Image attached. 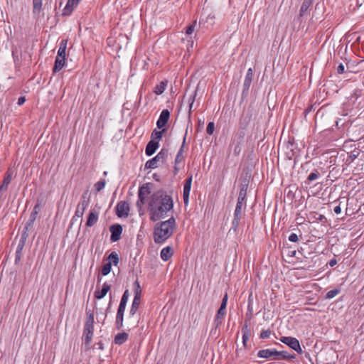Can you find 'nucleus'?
Wrapping results in <instances>:
<instances>
[{
  "mask_svg": "<svg viewBox=\"0 0 364 364\" xmlns=\"http://www.w3.org/2000/svg\"><path fill=\"white\" fill-rule=\"evenodd\" d=\"M35 220L31 219L29 218L28 220L26 223V229H31L33 224H34Z\"/></svg>",
  "mask_w": 364,
  "mask_h": 364,
  "instance_id": "obj_55",
  "label": "nucleus"
},
{
  "mask_svg": "<svg viewBox=\"0 0 364 364\" xmlns=\"http://www.w3.org/2000/svg\"><path fill=\"white\" fill-rule=\"evenodd\" d=\"M245 134L243 132L237 133L231 141L230 145V149H232L233 154L235 156H239L242 151V144L244 139Z\"/></svg>",
  "mask_w": 364,
  "mask_h": 364,
  "instance_id": "obj_4",
  "label": "nucleus"
},
{
  "mask_svg": "<svg viewBox=\"0 0 364 364\" xmlns=\"http://www.w3.org/2000/svg\"><path fill=\"white\" fill-rule=\"evenodd\" d=\"M257 356L269 360H279L278 350L275 348L260 350L257 353Z\"/></svg>",
  "mask_w": 364,
  "mask_h": 364,
  "instance_id": "obj_8",
  "label": "nucleus"
},
{
  "mask_svg": "<svg viewBox=\"0 0 364 364\" xmlns=\"http://www.w3.org/2000/svg\"><path fill=\"white\" fill-rule=\"evenodd\" d=\"M11 178H12V173L7 171L6 174L4 178L3 183L0 186V193L6 191L7 190L8 186L11 181Z\"/></svg>",
  "mask_w": 364,
  "mask_h": 364,
  "instance_id": "obj_24",
  "label": "nucleus"
},
{
  "mask_svg": "<svg viewBox=\"0 0 364 364\" xmlns=\"http://www.w3.org/2000/svg\"><path fill=\"white\" fill-rule=\"evenodd\" d=\"M25 101H26V98H25V97L21 96V97H20L18 99L17 104H18V105H22L25 102Z\"/></svg>",
  "mask_w": 364,
  "mask_h": 364,
  "instance_id": "obj_58",
  "label": "nucleus"
},
{
  "mask_svg": "<svg viewBox=\"0 0 364 364\" xmlns=\"http://www.w3.org/2000/svg\"><path fill=\"white\" fill-rule=\"evenodd\" d=\"M140 302H141V299L134 298L132 304V306L129 310L130 316H134L136 313V311L139 307Z\"/></svg>",
  "mask_w": 364,
  "mask_h": 364,
  "instance_id": "obj_29",
  "label": "nucleus"
},
{
  "mask_svg": "<svg viewBox=\"0 0 364 364\" xmlns=\"http://www.w3.org/2000/svg\"><path fill=\"white\" fill-rule=\"evenodd\" d=\"M358 155L355 154H352L349 156V159H350V161H353L357 158Z\"/></svg>",
  "mask_w": 364,
  "mask_h": 364,
  "instance_id": "obj_61",
  "label": "nucleus"
},
{
  "mask_svg": "<svg viewBox=\"0 0 364 364\" xmlns=\"http://www.w3.org/2000/svg\"><path fill=\"white\" fill-rule=\"evenodd\" d=\"M242 332L243 333L242 343H243L244 346H245L247 341L249 339V335H250V330L247 328V325H245L244 327H242Z\"/></svg>",
  "mask_w": 364,
  "mask_h": 364,
  "instance_id": "obj_37",
  "label": "nucleus"
},
{
  "mask_svg": "<svg viewBox=\"0 0 364 364\" xmlns=\"http://www.w3.org/2000/svg\"><path fill=\"white\" fill-rule=\"evenodd\" d=\"M196 92H195V94L190 98V106H189V117H191V109H192V107H193V102L195 101V98H196Z\"/></svg>",
  "mask_w": 364,
  "mask_h": 364,
  "instance_id": "obj_54",
  "label": "nucleus"
},
{
  "mask_svg": "<svg viewBox=\"0 0 364 364\" xmlns=\"http://www.w3.org/2000/svg\"><path fill=\"white\" fill-rule=\"evenodd\" d=\"M337 264V260L334 258L331 259L329 262H328V264L330 267H333L335 266L336 264Z\"/></svg>",
  "mask_w": 364,
  "mask_h": 364,
  "instance_id": "obj_59",
  "label": "nucleus"
},
{
  "mask_svg": "<svg viewBox=\"0 0 364 364\" xmlns=\"http://www.w3.org/2000/svg\"><path fill=\"white\" fill-rule=\"evenodd\" d=\"M170 117V112L168 109H163L160 114L159 118L156 122V126L159 129H162L166 126Z\"/></svg>",
  "mask_w": 364,
  "mask_h": 364,
  "instance_id": "obj_12",
  "label": "nucleus"
},
{
  "mask_svg": "<svg viewBox=\"0 0 364 364\" xmlns=\"http://www.w3.org/2000/svg\"><path fill=\"white\" fill-rule=\"evenodd\" d=\"M149 184L146 183L139 188L138 191V200L136 202V206L139 209H141L142 205L146 201V197L150 194Z\"/></svg>",
  "mask_w": 364,
  "mask_h": 364,
  "instance_id": "obj_5",
  "label": "nucleus"
},
{
  "mask_svg": "<svg viewBox=\"0 0 364 364\" xmlns=\"http://www.w3.org/2000/svg\"><path fill=\"white\" fill-rule=\"evenodd\" d=\"M271 333H272V331L269 329L262 330L260 333L259 337L262 339L268 338L270 336Z\"/></svg>",
  "mask_w": 364,
  "mask_h": 364,
  "instance_id": "obj_48",
  "label": "nucleus"
},
{
  "mask_svg": "<svg viewBox=\"0 0 364 364\" xmlns=\"http://www.w3.org/2000/svg\"><path fill=\"white\" fill-rule=\"evenodd\" d=\"M247 191V185L242 184L240 187L238 196L246 197Z\"/></svg>",
  "mask_w": 364,
  "mask_h": 364,
  "instance_id": "obj_45",
  "label": "nucleus"
},
{
  "mask_svg": "<svg viewBox=\"0 0 364 364\" xmlns=\"http://www.w3.org/2000/svg\"><path fill=\"white\" fill-rule=\"evenodd\" d=\"M97 220L98 213L95 210H92L88 215L86 225L87 227H92L97 222Z\"/></svg>",
  "mask_w": 364,
  "mask_h": 364,
  "instance_id": "obj_23",
  "label": "nucleus"
},
{
  "mask_svg": "<svg viewBox=\"0 0 364 364\" xmlns=\"http://www.w3.org/2000/svg\"><path fill=\"white\" fill-rule=\"evenodd\" d=\"M86 321L85 326H94V314L91 310H86Z\"/></svg>",
  "mask_w": 364,
  "mask_h": 364,
  "instance_id": "obj_31",
  "label": "nucleus"
},
{
  "mask_svg": "<svg viewBox=\"0 0 364 364\" xmlns=\"http://www.w3.org/2000/svg\"><path fill=\"white\" fill-rule=\"evenodd\" d=\"M111 287L107 282L104 283L102 285V288L100 291H95V298L97 299H101L106 296L107 292L110 290Z\"/></svg>",
  "mask_w": 364,
  "mask_h": 364,
  "instance_id": "obj_19",
  "label": "nucleus"
},
{
  "mask_svg": "<svg viewBox=\"0 0 364 364\" xmlns=\"http://www.w3.org/2000/svg\"><path fill=\"white\" fill-rule=\"evenodd\" d=\"M33 12L39 13L42 9V0H33Z\"/></svg>",
  "mask_w": 364,
  "mask_h": 364,
  "instance_id": "obj_39",
  "label": "nucleus"
},
{
  "mask_svg": "<svg viewBox=\"0 0 364 364\" xmlns=\"http://www.w3.org/2000/svg\"><path fill=\"white\" fill-rule=\"evenodd\" d=\"M252 114L250 112H247L246 114H243L240 119V124H244L245 126L247 125L250 122Z\"/></svg>",
  "mask_w": 364,
  "mask_h": 364,
  "instance_id": "obj_41",
  "label": "nucleus"
},
{
  "mask_svg": "<svg viewBox=\"0 0 364 364\" xmlns=\"http://www.w3.org/2000/svg\"><path fill=\"white\" fill-rule=\"evenodd\" d=\"M30 229H26V225L23 228V232L21 235L20 240H23L24 238L23 242H26L28 237V231Z\"/></svg>",
  "mask_w": 364,
  "mask_h": 364,
  "instance_id": "obj_51",
  "label": "nucleus"
},
{
  "mask_svg": "<svg viewBox=\"0 0 364 364\" xmlns=\"http://www.w3.org/2000/svg\"><path fill=\"white\" fill-rule=\"evenodd\" d=\"M173 255V250L170 246L163 248L161 251L160 256L162 260L168 261Z\"/></svg>",
  "mask_w": 364,
  "mask_h": 364,
  "instance_id": "obj_21",
  "label": "nucleus"
},
{
  "mask_svg": "<svg viewBox=\"0 0 364 364\" xmlns=\"http://www.w3.org/2000/svg\"><path fill=\"white\" fill-rule=\"evenodd\" d=\"M134 298L141 299V289L139 282L136 280L134 284Z\"/></svg>",
  "mask_w": 364,
  "mask_h": 364,
  "instance_id": "obj_34",
  "label": "nucleus"
},
{
  "mask_svg": "<svg viewBox=\"0 0 364 364\" xmlns=\"http://www.w3.org/2000/svg\"><path fill=\"white\" fill-rule=\"evenodd\" d=\"M289 240L292 242H298L299 240V237H298V235L296 234V233H291L289 236Z\"/></svg>",
  "mask_w": 364,
  "mask_h": 364,
  "instance_id": "obj_53",
  "label": "nucleus"
},
{
  "mask_svg": "<svg viewBox=\"0 0 364 364\" xmlns=\"http://www.w3.org/2000/svg\"><path fill=\"white\" fill-rule=\"evenodd\" d=\"M166 132V129H164L161 131H158L156 129H154L151 133V140H155L159 143V141L162 138L163 133Z\"/></svg>",
  "mask_w": 364,
  "mask_h": 364,
  "instance_id": "obj_32",
  "label": "nucleus"
},
{
  "mask_svg": "<svg viewBox=\"0 0 364 364\" xmlns=\"http://www.w3.org/2000/svg\"><path fill=\"white\" fill-rule=\"evenodd\" d=\"M122 296H127V297H129V290L128 289L125 290Z\"/></svg>",
  "mask_w": 364,
  "mask_h": 364,
  "instance_id": "obj_62",
  "label": "nucleus"
},
{
  "mask_svg": "<svg viewBox=\"0 0 364 364\" xmlns=\"http://www.w3.org/2000/svg\"><path fill=\"white\" fill-rule=\"evenodd\" d=\"M39 211H40V206H39V205L37 204L34 206L33 210L31 212L29 218L36 220Z\"/></svg>",
  "mask_w": 364,
  "mask_h": 364,
  "instance_id": "obj_43",
  "label": "nucleus"
},
{
  "mask_svg": "<svg viewBox=\"0 0 364 364\" xmlns=\"http://www.w3.org/2000/svg\"><path fill=\"white\" fill-rule=\"evenodd\" d=\"M176 228V220L173 217L165 221L157 223L154 228V240L156 244H161L168 240Z\"/></svg>",
  "mask_w": 364,
  "mask_h": 364,
  "instance_id": "obj_2",
  "label": "nucleus"
},
{
  "mask_svg": "<svg viewBox=\"0 0 364 364\" xmlns=\"http://www.w3.org/2000/svg\"><path fill=\"white\" fill-rule=\"evenodd\" d=\"M81 0H68L65 7L63 9V15H70L73 9L75 8Z\"/></svg>",
  "mask_w": 364,
  "mask_h": 364,
  "instance_id": "obj_18",
  "label": "nucleus"
},
{
  "mask_svg": "<svg viewBox=\"0 0 364 364\" xmlns=\"http://www.w3.org/2000/svg\"><path fill=\"white\" fill-rule=\"evenodd\" d=\"M192 185V176L186 179L184 186H183V202L186 206L188 205L189 202V195Z\"/></svg>",
  "mask_w": 364,
  "mask_h": 364,
  "instance_id": "obj_11",
  "label": "nucleus"
},
{
  "mask_svg": "<svg viewBox=\"0 0 364 364\" xmlns=\"http://www.w3.org/2000/svg\"><path fill=\"white\" fill-rule=\"evenodd\" d=\"M128 337L129 335L126 332L117 333L114 337V343L122 345L128 339Z\"/></svg>",
  "mask_w": 364,
  "mask_h": 364,
  "instance_id": "obj_26",
  "label": "nucleus"
},
{
  "mask_svg": "<svg viewBox=\"0 0 364 364\" xmlns=\"http://www.w3.org/2000/svg\"><path fill=\"white\" fill-rule=\"evenodd\" d=\"M159 161L157 159L156 156L152 158L151 159L147 161L145 164V168H151L154 169L158 166V162Z\"/></svg>",
  "mask_w": 364,
  "mask_h": 364,
  "instance_id": "obj_33",
  "label": "nucleus"
},
{
  "mask_svg": "<svg viewBox=\"0 0 364 364\" xmlns=\"http://www.w3.org/2000/svg\"><path fill=\"white\" fill-rule=\"evenodd\" d=\"M278 357H279V360H291V359L296 358V355L294 354H290L287 351H284V350L278 351Z\"/></svg>",
  "mask_w": 364,
  "mask_h": 364,
  "instance_id": "obj_30",
  "label": "nucleus"
},
{
  "mask_svg": "<svg viewBox=\"0 0 364 364\" xmlns=\"http://www.w3.org/2000/svg\"><path fill=\"white\" fill-rule=\"evenodd\" d=\"M126 307H122L121 306H119L117 309V313L116 316V328L119 330L123 326V321H124V314L125 311Z\"/></svg>",
  "mask_w": 364,
  "mask_h": 364,
  "instance_id": "obj_14",
  "label": "nucleus"
},
{
  "mask_svg": "<svg viewBox=\"0 0 364 364\" xmlns=\"http://www.w3.org/2000/svg\"><path fill=\"white\" fill-rule=\"evenodd\" d=\"M252 77H253V71L252 68H249L247 71L246 76L243 82V92L248 91L252 81Z\"/></svg>",
  "mask_w": 364,
  "mask_h": 364,
  "instance_id": "obj_16",
  "label": "nucleus"
},
{
  "mask_svg": "<svg viewBox=\"0 0 364 364\" xmlns=\"http://www.w3.org/2000/svg\"><path fill=\"white\" fill-rule=\"evenodd\" d=\"M90 202V196L88 191H85L82 193L80 202L77 203L75 215L72 218V223H73L77 218H82L85 210L88 207Z\"/></svg>",
  "mask_w": 364,
  "mask_h": 364,
  "instance_id": "obj_3",
  "label": "nucleus"
},
{
  "mask_svg": "<svg viewBox=\"0 0 364 364\" xmlns=\"http://www.w3.org/2000/svg\"><path fill=\"white\" fill-rule=\"evenodd\" d=\"M105 186V181L104 180L97 182L95 185V189L97 190V191H100L102 189L104 188Z\"/></svg>",
  "mask_w": 364,
  "mask_h": 364,
  "instance_id": "obj_50",
  "label": "nucleus"
},
{
  "mask_svg": "<svg viewBox=\"0 0 364 364\" xmlns=\"http://www.w3.org/2000/svg\"><path fill=\"white\" fill-rule=\"evenodd\" d=\"M333 211L336 214H340L341 213V208L340 205H336V207H334Z\"/></svg>",
  "mask_w": 364,
  "mask_h": 364,
  "instance_id": "obj_60",
  "label": "nucleus"
},
{
  "mask_svg": "<svg viewBox=\"0 0 364 364\" xmlns=\"http://www.w3.org/2000/svg\"><path fill=\"white\" fill-rule=\"evenodd\" d=\"M196 25V21H194L191 25L188 26L186 28V33L188 36L191 35L193 33V31H195Z\"/></svg>",
  "mask_w": 364,
  "mask_h": 364,
  "instance_id": "obj_49",
  "label": "nucleus"
},
{
  "mask_svg": "<svg viewBox=\"0 0 364 364\" xmlns=\"http://www.w3.org/2000/svg\"><path fill=\"white\" fill-rule=\"evenodd\" d=\"M166 87V83L163 81L161 82L159 85H157L155 87V89H154L155 94H156L158 95H161L164 92Z\"/></svg>",
  "mask_w": 364,
  "mask_h": 364,
  "instance_id": "obj_35",
  "label": "nucleus"
},
{
  "mask_svg": "<svg viewBox=\"0 0 364 364\" xmlns=\"http://www.w3.org/2000/svg\"><path fill=\"white\" fill-rule=\"evenodd\" d=\"M93 333H94V326H85L84 330H83V336L82 338L84 339L85 344L87 346H89L92 337H93Z\"/></svg>",
  "mask_w": 364,
  "mask_h": 364,
  "instance_id": "obj_13",
  "label": "nucleus"
},
{
  "mask_svg": "<svg viewBox=\"0 0 364 364\" xmlns=\"http://www.w3.org/2000/svg\"><path fill=\"white\" fill-rule=\"evenodd\" d=\"M67 45H68V40L67 39H63L59 46V48L58 50L57 56L59 58H65L66 57V49H67Z\"/></svg>",
  "mask_w": 364,
  "mask_h": 364,
  "instance_id": "obj_20",
  "label": "nucleus"
},
{
  "mask_svg": "<svg viewBox=\"0 0 364 364\" xmlns=\"http://www.w3.org/2000/svg\"><path fill=\"white\" fill-rule=\"evenodd\" d=\"M173 207V201L170 195L161 190L154 192L151 196L148 206L150 220L154 222L164 218Z\"/></svg>",
  "mask_w": 364,
  "mask_h": 364,
  "instance_id": "obj_1",
  "label": "nucleus"
},
{
  "mask_svg": "<svg viewBox=\"0 0 364 364\" xmlns=\"http://www.w3.org/2000/svg\"><path fill=\"white\" fill-rule=\"evenodd\" d=\"M312 4L311 0H304L302 3V5L300 9L299 15L300 16H304L306 15L309 12V8Z\"/></svg>",
  "mask_w": 364,
  "mask_h": 364,
  "instance_id": "obj_25",
  "label": "nucleus"
},
{
  "mask_svg": "<svg viewBox=\"0 0 364 364\" xmlns=\"http://www.w3.org/2000/svg\"><path fill=\"white\" fill-rule=\"evenodd\" d=\"M226 314V311L220 312V309H219L217 314L215 316V318L213 321V324L215 326V328H218L219 326L222 323L223 318Z\"/></svg>",
  "mask_w": 364,
  "mask_h": 364,
  "instance_id": "obj_27",
  "label": "nucleus"
},
{
  "mask_svg": "<svg viewBox=\"0 0 364 364\" xmlns=\"http://www.w3.org/2000/svg\"><path fill=\"white\" fill-rule=\"evenodd\" d=\"M111 269H112L111 262H109L105 264L102 268V271H101L102 274L104 276L107 275L111 272Z\"/></svg>",
  "mask_w": 364,
  "mask_h": 364,
  "instance_id": "obj_40",
  "label": "nucleus"
},
{
  "mask_svg": "<svg viewBox=\"0 0 364 364\" xmlns=\"http://www.w3.org/2000/svg\"><path fill=\"white\" fill-rule=\"evenodd\" d=\"M215 129V124L214 122H210L208 124L207 128H206V132L209 135H212L213 134Z\"/></svg>",
  "mask_w": 364,
  "mask_h": 364,
  "instance_id": "obj_47",
  "label": "nucleus"
},
{
  "mask_svg": "<svg viewBox=\"0 0 364 364\" xmlns=\"http://www.w3.org/2000/svg\"><path fill=\"white\" fill-rule=\"evenodd\" d=\"M295 255H296V251H295V250H294V251H292V252H291L290 256H291V257H294V256H295Z\"/></svg>",
  "mask_w": 364,
  "mask_h": 364,
  "instance_id": "obj_63",
  "label": "nucleus"
},
{
  "mask_svg": "<svg viewBox=\"0 0 364 364\" xmlns=\"http://www.w3.org/2000/svg\"><path fill=\"white\" fill-rule=\"evenodd\" d=\"M245 208V206L244 205L236 204L235 210L234 212V218L232 222L231 228V230H233L235 232L237 231V229L239 227Z\"/></svg>",
  "mask_w": 364,
  "mask_h": 364,
  "instance_id": "obj_7",
  "label": "nucleus"
},
{
  "mask_svg": "<svg viewBox=\"0 0 364 364\" xmlns=\"http://www.w3.org/2000/svg\"><path fill=\"white\" fill-rule=\"evenodd\" d=\"M128 299L129 297H127V296H122L119 306L126 307Z\"/></svg>",
  "mask_w": 364,
  "mask_h": 364,
  "instance_id": "obj_52",
  "label": "nucleus"
},
{
  "mask_svg": "<svg viewBox=\"0 0 364 364\" xmlns=\"http://www.w3.org/2000/svg\"><path fill=\"white\" fill-rule=\"evenodd\" d=\"M159 142L155 140H151L146 145L145 153L147 156L153 155L159 147Z\"/></svg>",
  "mask_w": 364,
  "mask_h": 364,
  "instance_id": "obj_17",
  "label": "nucleus"
},
{
  "mask_svg": "<svg viewBox=\"0 0 364 364\" xmlns=\"http://www.w3.org/2000/svg\"><path fill=\"white\" fill-rule=\"evenodd\" d=\"M107 259L113 263L114 265H117L119 261L118 255L115 252H112L107 257Z\"/></svg>",
  "mask_w": 364,
  "mask_h": 364,
  "instance_id": "obj_38",
  "label": "nucleus"
},
{
  "mask_svg": "<svg viewBox=\"0 0 364 364\" xmlns=\"http://www.w3.org/2000/svg\"><path fill=\"white\" fill-rule=\"evenodd\" d=\"M186 136H187V130L186 131V133H185V135H184V137H183V143H182V145L176 156V159H175V170L176 171H178L179 170V168L177 167V165L179 164V163H181L183 160V148H184V146H185V143H186Z\"/></svg>",
  "mask_w": 364,
  "mask_h": 364,
  "instance_id": "obj_15",
  "label": "nucleus"
},
{
  "mask_svg": "<svg viewBox=\"0 0 364 364\" xmlns=\"http://www.w3.org/2000/svg\"><path fill=\"white\" fill-rule=\"evenodd\" d=\"M280 341L298 353H302L303 351L297 338L290 336H282L280 338Z\"/></svg>",
  "mask_w": 364,
  "mask_h": 364,
  "instance_id": "obj_6",
  "label": "nucleus"
},
{
  "mask_svg": "<svg viewBox=\"0 0 364 364\" xmlns=\"http://www.w3.org/2000/svg\"><path fill=\"white\" fill-rule=\"evenodd\" d=\"M168 156V151L166 149H161L156 156L159 161L164 163Z\"/></svg>",
  "mask_w": 364,
  "mask_h": 364,
  "instance_id": "obj_36",
  "label": "nucleus"
},
{
  "mask_svg": "<svg viewBox=\"0 0 364 364\" xmlns=\"http://www.w3.org/2000/svg\"><path fill=\"white\" fill-rule=\"evenodd\" d=\"M344 65L343 64H340L338 67H337V73L338 74H342L344 73Z\"/></svg>",
  "mask_w": 364,
  "mask_h": 364,
  "instance_id": "obj_57",
  "label": "nucleus"
},
{
  "mask_svg": "<svg viewBox=\"0 0 364 364\" xmlns=\"http://www.w3.org/2000/svg\"><path fill=\"white\" fill-rule=\"evenodd\" d=\"M227 302H228V294H225V295L224 296V297L222 300L221 304H220V312L226 311Z\"/></svg>",
  "mask_w": 364,
  "mask_h": 364,
  "instance_id": "obj_46",
  "label": "nucleus"
},
{
  "mask_svg": "<svg viewBox=\"0 0 364 364\" xmlns=\"http://www.w3.org/2000/svg\"><path fill=\"white\" fill-rule=\"evenodd\" d=\"M339 292H340V290L337 289L330 290L329 291L327 292V294L326 295V298L328 299H333L336 296H337L339 294Z\"/></svg>",
  "mask_w": 364,
  "mask_h": 364,
  "instance_id": "obj_42",
  "label": "nucleus"
},
{
  "mask_svg": "<svg viewBox=\"0 0 364 364\" xmlns=\"http://www.w3.org/2000/svg\"><path fill=\"white\" fill-rule=\"evenodd\" d=\"M23 240H24V238H23V240H19V242H18V246L16 248V258H15L16 262H18L21 259V252H22V250L26 244V242H23Z\"/></svg>",
  "mask_w": 364,
  "mask_h": 364,
  "instance_id": "obj_28",
  "label": "nucleus"
},
{
  "mask_svg": "<svg viewBox=\"0 0 364 364\" xmlns=\"http://www.w3.org/2000/svg\"><path fill=\"white\" fill-rule=\"evenodd\" d=\"M110 305H111V301L109 303V306L107 308V310L109 309Z\"/></svg>",
  "mask_w": 364,
  "mask_h": 364,
  "instance_id": "obj_64",
  "label": "nucleus"
},
{
  "mask_svg": "<svg viewBox=\"0 0 364 364\" xmlns=\"http://www.w3.org/2000/svg\"><path fill=\"white\" fill-rule=\"evenodd\" d=\"M320 174L318 173V171L317 170H315L314 172L311 173L308 178H307V180L309 181H315L316 180L317 178H318Z\"/></svg>",
  "mask_w": 364,
  "mask_h": 364,
  "instance_id": "obj_44",
  "label": "nucleus"
},
{
  "mask_svg": "<svg viewBox=\"0 0 364 364\" xmlns=\"http://www.w3.org/2000/svg\"><path fill=\"white\" fill-rule=\"evenodd\" d=\"M109 231L111 232V241L117 242L120 239L122 232V227L119 224H114L110 226Z\"/></svg>",
  "mask_w": 364,
  "mask_h": 364,
  "instance_id": "obj_10",
  "label": "nucleus"
},
{
  "mask_svg": "<svg viewBox=\"0 0 364 364\" xmlns=\"http://www.w3.org/2000/svg\"><path fill=\"white\" fill-rule=\"evenodd\" d=\"M246 197L238 196L237 204L245 206Z\"/></svg>",
  "mask_w": 364,
  "mask_h": 364,
  "instance_id": "obj_56",
  "label": "nucleus"
},
{
  "mask_svg": "<svg viewBox=\"0 0 364 364\" xmlns=\"http://www.w3.org/2000/svg\"><path fill=\"white\" fill-rule=\"evenodd\" d=\"M116 214L119 218H126L129 213V205L126 201H119L116 205Z\"/></svg>",
  "mask_w": 364,
  "mask_h": 364,
  "instance_id": "obj_9",
  "label": "nucleus"
},
{
  "mask_svg": "<svg viewBox=\"0 0 364 364\" xmlns=\"http://www.w3.org/2000/svg\"><path fill=\"white\" fill-rule=\"evenodd\" d=\"M65 58H59L56 56L54 67L53 68V72L58 73L65 66Z\"/></svg>",
  "mask_w": 364,
  "mask_h": 364,
  "instance_id": "obj_22",
  "label": "nucleus"
}]
</instances>
